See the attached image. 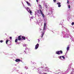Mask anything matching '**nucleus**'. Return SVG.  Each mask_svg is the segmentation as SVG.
I'll return each mask as SVG.
<instances>
[{"label": "nucleus", "instance_id": "1", "mask_svg": "<svg viewBox=\"0 0 74 74\" xmlns=\"http://www.w3.org/2000/svg\"><path fill=\"white\" fill-rule=\"evenodd\" d=\"M65 29H66L67 32H65L64 31H62V34H63V38H69V35L68 34V32H69V30L66 28H65Z\"/></svg>", "mask_w": 74, "mask_h": 74}, {"label": "nucleus", "instance_id": "2", "mask_svg": "<svg viewBox=\"0 0 74 74\" xmlns=\"http://www.w3.org/2000/svg\"><path fill=\"white\" fill-rule=\"evenodd\" d=\"M46 25H47V23H44L43 32L42 34H41L42 35V36H41V38H42L43 37V36L44 35L45 32V28H46Z\"/></svg>", "mask_w": 74, "mask_h": 74}, {"label": "nucleus", "instance_id": "3", "mask_svg": "<svg viewBox=\"0 0 74 74\" xmlns=\"http://www.w3.org/2000/svg\"><path fill=\"white\" fill-rule=\"evenodd\" d=\"M35 15H37L38 17H40L41 15V12H40V11L38 10L36 12H35Z\"/></svg>", "mask_w": 74, "mask_h": 74}, {"label": "nucleus", "instance_id": "4", "mask_svg": "<svg viewBox=\"0 0 74 74\" xmlns=\"http://www.w3.org/2000/svg\"><path fill=\"white\" fill-rule=\"evenodd\" d=\"M43 68V67H40L39 68H38L37 70L38 72L39 73H40V74H41V71H42V68Z\"/></svg>", "mask_w": 74, "mask_h": 74}, {"label": "nucleus", "instance_id": "5", "mask_svg": "<svg viewBox=\"0 0 74 74\" xmlns=\"http://www.w3.org/2000/svg\"><path fill=\"white\" fill-rule=\"evenodd\" d=\"M25 8L26 10H27V11H28V12H29L30 13V14L31 15H32V11L30 10V9H29V8L28 7L26 8V7H25Z\"/></svg>", "mask_w": 74, "mask_h": 74}, {"label": "nucleus", "instance_id": "6", "mask_svg": "<svg viewBox=\"0 0 74 74\" xmlns=\"http://www.w3.org/2000/svg\"><path fill=\"white\" fill-rule=\"evenodd\" d=\"M68 72L69 71L68 70H67L66 71L65 73H63V72H61L60 73H58V74H66L67 73H68Z\"/></svg>", "mask_w": 74, "mask_h": 74}, {"label": "nucleus", "instance_id": "7", "mask_svg": "<svg viewBox=\"0 0 74 74\" xmlns=\"http://www.w3.org/2000/svg\"><path fill=\"white\" fill-rule=\"evenodd\" d=\"M40 12L41 14L42 15L43 18H44V17H45V15H44V14H43V13H42V10H40Z\"/></svg>", "mask_w": 74, "mask_h": 74}, {"label": "nucleus", "instance_id": "8", "mask_svg": "<svg viewBox=\"0 0 74 74\" xmlns=\"http://www.w3.org/2000/svg\"><path fill=\"white\" fill-rule=\"evenodd\" d=\"M39 47V44H37L35 46V49H38V47Z\"/></svg>", "mask_w": 74, "mask_h": 74}, {"label": "nucleus", "instance_id": "9", "mask_svg": "<svg viewBox=\"0 0 74 74\" xmlns=\"http://www.w3.org/2000/svg\"><path fill=\"white\" fill-rule=\"evenodd\" d=\"M15 62H22V61L19 59H16L15 60Z\"/></svg>", "mask_w": 74, "mask_h": 74}, {"label": "nucleus", "instance_id": "10", "mask_svg": "<svg viewBox=\"0 0 74 74\" xmlns=\"http://www.w3.org/2000/svg\"><path fill=\"white\" fill-rule=\"evenodd\" d=\"M45 69H46L45 70V71H47V72L49 71H48L49 70V69L48 67H46L45 68Z\"/></svg>", "mask_w": 74, "mask_h": 74}, {"label": "nucleus", "instance_id": "11", "mask_svg": "<svg viewBox=\"0 0 74 74\" xmlns=\"http://www.w3.org/2000/svg\"><path fill=\"white\" fill-rule=\"evenodd\" d=\"M21 36H19L18 37V40L20 41V40H23V39L21 38Z\"/></svg>", "mask_w": 74, "mask_h": 74}, {"label": "nucleus", "instance_id": "12", "mask_svg": "<svg viewBox=\"0 0 74 74\" xmlns=\"http://www.w3.org/2000/svg\"><path fill=\"white\" fill-rule=\"evenodd\" d=\"M61 3L60 2H59L57 3V4H58V7H61V5H60Z\"/></svg>", "mask_w": 74, "mask_h": 74}, {"label": "nucleus", "instance_id": "13", "mask_svg": "<svg viewBox=\"0 0 74 74\" xmlns=\"http://www.w3.org/2000/svg\"><path fill=\"white\" fill-rule=\"evenodd\" d=\"M56 54H57V55H60V53L59 52V51H57L56 52Z\"/></svg>", "mask_w": 74, "mask_h": 74}, {"label": "nucleus", "instance_id": "14", "mask_svg": "<svg viewBox=\"0 0 74 74\" xmlns=\"http://www.w3.org/2000/svg\"><path fill=\"white\" fill-rule=\"evenodd\" d=\"M49 14H52V13L53 12V11L52 10V9H51V10H49Z\"/></svg>", "mask_w": 74, "mask_h": 74}, {"label": "nucleus", "instance_id": "15", "mask_svg": "<svg viewBox=\"0 0 74 74\" xmlns=\"http://www.w3.org/2000/svg\"><path fill=\"white\" fill-rule=\"evenodd\" d=\"M62 56L58 57V58H59V59H60V60H64L62 59Z\"/></svg>", "mask_w": 74, "mask_h": 74}, {"label": "nucleus", "instance_id": "16", "mask_svg": "<svg viewBox=\"0 0 74 74\" xmlns=\"http://www.w3.org/2000/svg\"><path fill=\"white\" fill-rule=\"evenodd\" d=\"M69 49H70V47H68L66 49V50L67 51H69Z\"/></svg>", "mask_w": 74, "mask_h": 74}, {"label": "nucleus", "instance_id": "17", "mask_svg": "<svg viewBox=\"0 0 74 74\" xmlns=\"http://www.w3.org/2000/svg\"><path fill=\"white\" fill-rule=\"evenodd\" d=\"M74 69H72V71L71 72V74H74Z\"/></svg>", "mask_w": 74, "mask_h": 74}, {"label": "nucleus", "instance_id": "18", "mask_svg": "<svg viewBox=\"0 0 74 74\" xmlns=\"http://www.w3.org/2000/svg\"><path fill=\"white\" fill-rule=\"evenodd\" d=\"M26 3L28 4V5L29 6L30 5V3H29V2L27 1Z\"/></svg>", "mask_w": 74, "mask_h": 74}, {"label": "nucleus", "instance_id": "19", "mask_svg": "<svg viewBox=\"0 0 74 74\" xmlns=\"http://www.w3.org/2000/svg\"><path fill=\"white\" fill-rule=\"evenodd\" d=\"M22 38L23 39V40H25L26 39H25V37L24 36H22Z\"/></svg>", "mask_w": 74, "mask_h": 74}, {"label": "nucleus", "instance_id": "20", "mask_svg": "<svg viewBox=\"0 0 74 74\" xmlns=\"http://www.w3.org/2000/svg\"><path fill=\"white\" fill-rule=\"evenodd\" d=\"M59 51L60 53H61L60 54H62L63 53V52L62 51L60 50Z\"/></svg>", "mask_w": 74, "mask_h": 74}, {"label": "nucleus", "instance_id": "21", "mask_svg": "<svg viewBox=\"0 0 74 74\" xmlns=\"http://www.w3.org/2000/svg\"><path fill=\"white\" fill-rule=\"evenodd\" d=\"M46 15H49V12H46Z\"/></svg>", "mask_w": 74, "mask_h": 74}, {"label": "nucleus", "instance_id": "22", "mask_svg": "<svg viewBox=\"0 0 74 74\" xmlns=\"http://www.w3.org/2000/svg\"><path fill=\"white\" fill-rule=\"evenodd\" d=\"M62 58H63V59H65V57L64 56H62Z\"/></svg>", "mask_w": 74, "mask_h": 74}, {"label": "nucleus", "instance_id": "23", "mask_svg": "<svg viewBox=\"0 0 74 74\" xmlns=\"http://www.w3.org/2000/svg\"><path fill=\"white\" fill-rule=\"evenodd\" d=\"M27 45L26 44H24L23 45V47H26V46H27Z\"/></svg>", "mask_w": 74, "mask_h": 74}, {"label": "nucleus", "instance_id": "24", "mask_svg": "<svg viewBox=\"0 0 74 74\" xmlns=\"http://www.w3.org/2000/svg\"><path fill=\"white\" fill-rule=\"evenodd\" d=\"M17 41H18V39H16L15 40V42H17Z\"/></svg>", "mask_w": 74, "mask_h": 74}, {"label": "nucleus", "instance_id": "25", "mask_svg": "<svg viewBox=\"0 0 74 74\" xmlns=\"http://www.w3.org/2000/svg\"><path fill=\"white\" fill-rule=\"evenodd\" d=\"M44 5H45L46 8H47V5L45 4V5H44V3H43Z\"/></svg>", "mask_w": 74, "mask_h": 74}, {"label": "nucleus", "instance_id": "26", "mask_svg": "<svg viewBox=\"0 0 74 74\" xmlns=\"http://www.w3.org/2000/svg\"><path fill=\"white\" fill-rule=\"evenodd\" d=\"M25 69H26V70H27V69H28V68H27V67L25 66Z\"/></svg>", "mask_w": 74, "mask_h": 74}, {"label": "nucleus", "instance_id": "27", "mask_svg": "<svg viewBox=\"0 0 74 74\" xmlns=\"http://www.w3.org/2000/svg\"><path fill=\"white\" fill-rule=\"evenodd\" d=\"M8 41L9 40H6V44H7V43L8 42Z\"/></svg>", "mask_w": 74, "mask_h": 74}, {"label": "nucleus", "instance_id": "28", "mask_svg": "<svg viewBox=\"0 0 74 74\" xmlns=\"http://www.w3.org/2000/svg\"><path fill=\"white\" fill-rule=\"evenodd\" d=\"M72 25H74V22H73L71 24Z\"/></svg>", "mask_w": 74, "mask_h": 74}, {"label": "nucleus", "instance_id": "29", "mask_svg": "<svg viewBox=\"0 0 74 74\" xmlns=\"http://www.w3.org/2000/svg\"><path fill=\"white\" fill-rule=\"evenodd\" d=\"M39 7H40V8H41V6L40 5H39Z\"/></svg>", "mask_w": 74, "mask_h": 74}, {"label": "nucleus", "instance_id": "30", "mask_svg": "<svg viewBox=\"0 0 74 74\" xmlns=\"http://www.w3.org/2000/svg\"><path fill=\"white\" fill-rule=\"evenodd\" d=\"M0 42L1 43H2V42H3V40H1L0 41Z\"/></svg>", "mask_w": 74, "mask_h": 74}, {"label": "nucleus", "instance_id": "31", "mask_svg": "<svg viewBox=\"0 0 74 74\" xmlns=\"http://www.w3.org/2000/svg\"><path fill=\"white\" fill-rule=\"evenodd\" d=\"M67 3H68V4H69V0H68L67 1Z\"/></svg>", "mask_w": 74, "mask_h": 74}, {"label": "nucleus", "instance_id": "32", "mask_svg": "<svg viewBox=\"0 0 74 74\" xmlns=\"http://www.w3.org/2000/svg\"><path fill=\"white\" fill-rule=\"evenodd\" d=\"M33 18V17H31L30 18V20L32 19Z\"/></svg>", "mask_w": 74, "mask_h": 74}, {"label": "nucleus", "instance_id": "33", "mask_svg": "<svg viewBox=\"0 0 74 74\" xmlns=\"http://www.w3.org/2000/svg\"><path fill=\"white\" fill-rule=\"evenodd\" d=\"M68 8H70V5H69Z\"/></svg>", "mask_w": 74, "mask_h": 74}, {"label": "nucleus", "instance_id": "34", "mask_svg": "<svg viewBox=\"0 0 74 74\" xmlns=\"http://www.w3.org/2000/svg\"><path fill=\"white\" fill-rule=\"evenodd\" d=\"M10 39L11 40V39H12V37H10Z\"/></svg>", "mask_w": 74, "mask_h": 74}, {"label": "nucleus", "instance_id": "35", "mask_svg": "<svg viewBox=\"0 0 74 74\" xmlns=\"http://www.w3.org/2000/svg\"><path fill=\"white\" fill-rule=\"evenodd\" d=\"M62 25H62H63V24H62V23H60V25Z\"/></svg>", "mask_w": 74, "mask_h": 74}, {"label": "nucleus", "instance_id": "36", "mask_svg": "<svg viewBox=\"0 0 74 74\" xmlns=\"http://www.w3.org/2000/svg\"><path fill=\"white\" fill-rule=\"evenodd\" d=\"M53 1H56V0H53Z\"/></svg>", "mask_w": 74, "mask_h": 74}, {"label": "nucleus", "instance_id": "37", "mask_svg": "<svg viewBox=\"0 0 74 74\" xmlns=\"http://www.w3.org/2000/svg\"><path fill=\"white\" fill-rule=\"evenodd\" d=\"M38 0H36V2L38 3Z\"/></svg>", "mask_w": 74, "mask_h": 74}, {"label": "nucleus", "instance_id": "38", "mask_svg": "<svg viewBox=\"0 0 74 74\" xmlns=\"http://www.w3.org/2000/svg\"><path fill=\"white\" fill-rule=\"evenodd\" d=\"M38 42H40V40L38 39Z\"/></svg>", "mask_w": 74, "mask_h": 74}, {"label": "nucleus", "instance_id": "39", "mask_svg": "<svg viewBox=\"0 0 74 74\" xmlns=\"http://www.w3.org/2000/svg\"><path fill=\"white\" fill-rule=\"evenodd\" d=\"M62 28H64V27H62Z\"/></svg>", "mask_w": 74, "mask_h": 74}, {"label": "nucleus", "instance_id": "40", "mask_svg": "<svg viewBox=\"0 0 74 74\" xmlns=\"http://www.w3.org/2000/svg\"><path fill=\"white\" fill-rule=\"evenodd\" d=\"M71 66V64H70V65H69V66Z\"/></svg>", "mask_w": 74, "mask_h": 74}, {"label": "nucleus", "instance_id": "41", "mask_svg": "<svg viewBox=\"0 0 74 74\" xmlns=\"http://www.w3.org/2000/svg\"><path fill=\"white\" fill-rule=\"evenodd\" d=\"M36 23H38V21H37V22H36Z\"/></svg>", "mask_w": 74, "mask_h": 74}, {"label": "nucleus", "instance_id": "42", "mask_svg": "<svg viewBox=\"0 0 74 74\" xmlns=\"http://www.w3.org/2000/svg\"><path fill=\"white\" fill-rule=\"evenodd\" d=\"M27 49V48H25V50H26V49Z\"/></svg>", "mask_w": 74, "mask_h": 74}, {"label": "nucleus", "instance_id": "43", "mask_svg": "<svg viewBox=\"0 0 74 74\" xmlns=\"http://www.w3.org/2000/svg\"><path fill=\"white\" fill-rule=\"evenodd\" d=\"M44 74H47V73H44Z\"/></svg>", "mask_w": 74, "mask_h": 74}, {"label": "nucleus", "instance_id": "44", "mask_svg": "<svg viewBox=\"0 0 74 74\" xmlns=\"http://www.w3.org/2000/svg\"><path fill=\"white\" fill-rule=\"evenodd\" d=\"M24 52H25V53H26V51H24Z\"/></svg>", "mask_w": 74, "mask_h": 74}, {"label": "nucleus", "instance_id": "45", "mask_svg": "<svg viewBox=\"0 0 74 74\" xmlns=\"http://www.w3.org/2000/svg\"><path fill=\"white\" fill-rule=\"evenodd\" d=\"M50 72H52V71H50Z\"/></svg>", "mask_w": 74, "mask_h": 74}, {"label": "nucleus", "instance_id": "46", "mask_svg": "<svg viewBox=\"0 0 74 74\" xmlns=\"http://www.w3.org/2000/svg\"><path fill=\"white\" fill-rule=\"evenodd\" d=\"M31 62H32H32L31 61Z\"/></svg>", "mask_w": 74, "mask_h": 74}, {"label": "nucleus", "instance_id": "47", "mask_svg": "<svg viewBox=\"0 0 74 74\" xmlns=\"http://www.w3.org/2000/svg\"><path fill=\"white\" fill-rule=\"evenodd\" d=\"M29 41H30V40H29Z\"/></svg>", "mask_w": 74, "mask_h": 74}, {"label": "nucleus", "instance_id": "48", "mask_svg": "<svg viewBox=\"0 0 74 74\" xmlns=\"http://www.w3.org/2000/svg\"><path fill=\"white\" fill-rule=\"evenodd\" d=\"M24 7H25V6H24Z\"/></svg>", "mask_w": 74, "mask_h": 74}, {"label": "nucleus", "instance_id": "49", "mask_svg": "<svg viewBox=\"0 0 74 74\" xmlns=\"http://www.w3.org/2000/svg\"><path fill=\"white\" fill-rule=\"evenodd\" d=\"M24 7H25V6H24Z\"/></svg>", "mask_w": 74, "mask_h": 74}]
</instances>
